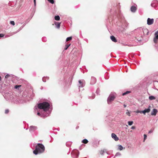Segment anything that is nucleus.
<instances>
[{
	"instance_id": "nucleus-1",
	"label": "nucleus",
	"mask_w": 158,
	"mask_h": 158,
	"mask_svg": "<svg viewBox=\"0 0 158 158\" xmlns=\"http://www.w3.org/2000/svg\"><path fill=\"white\" fill-rule=\"evenodd\" d=\"M49 103L47 102H44L39 104L38 105V108L40 109H43L44 112L43 114H40V112H38L37 115L43 118L48 116L50 113L49 112V113H47V111L49 109Z\"/></svg>"
},
{
	"instance_id": "nucleus-2",
	"label": "nucleus",
	"mask_w": 158,
	"mask_h": 158,
	"mask_svg": "<svg viewBox=\"0 0 158 158\" xmlns=\"http://www.w3.org/2000/svg\"><path fill=\"white\" fill-rule=\"evenodd\" d=\"M135 32L136 33V36L135 37L130 38V40H129V46H135L137 45H141L143 44V43H141L143 40L142 41H138L137 40L138 38H141L140 33H138L135 31Z\"/></svg>"
},
{
	"instance_id": "nucleus-3",
	"label": "nucleus",
	"mask_w": 158,
	"mask_h": 158,
	"mask_svg": "<svg viewBox=\"0 0 158 158\" xmlns=\"http://www.w3.org/2000/svg\"><path fill=\"white\" fill-rule=\"evenodd\" d=\"M135 31L138 33H140L141 38H138L137 40L142 41L144 35H148L149 33L148 30L146 28L143 29L142 28H138L135 30Z\"/></svg>"
},
{
	"instance_id": "nucleus-4",
	"label": "nucleus",
	"mask_w": 158,
	"mask_h": 158,
	"mask_svg": "<svg viewBox=\"0 0 158 158\" xmlns=\"http://www.w3.org/2000/svg\"><path fill=\"white\" fill-rule=\"evenodd\" d=\"M45 148L43 144L41 143H38L35 147V149L33 151V153L35 155L44 152Z\"/></svg>"
},
{
	"instance_id": "nucleus-5",
	"label": "nucleus",
	"mask_w": 158,
	"mask_h": 158,
	"mask_svg": "<svg viewBox=\"0 0 158 158\" xmlns=\"http://www.w3.org/2000/svg\"><path fill=\"white\" fill-rule=\"evenodd\" d=\"M115 93H111L108 98L107 102L108 104H110L115 98Z\"/></svg>"
},
{
	"instance_id": "nucleus-6",
	"label": "nucleus",
	"mask_w": 158,
	"mask_h": 158,
	"mask_svg": "<svg viewBox=\"0 0 158 158\" xmlns=\"http://www.w3.org/2000/svg\"><path fill=\"white\" fill-rule=\"evenodd\" d=\"M132 5L130 8V10L132 12L134 13L137 10V5L135 3H133Z\"/></svg>"
},
{
	"instance_id": "nucleus-7",
	"label": "nucleus",
	"mask_w": 158,
	"mask_h": 158,
	"mask_svg": "<svg viewBox=\"0 0 158 158\" xmlns=\"http://www.w3.org/2000/svg\"><path fill=\"white\" fill-rule=\"evenodd\" d=\"M79 84L78 85L79 89L80 87H83L85 85V82L84 80H80L79 81Z\"/></svg>"
},
{
	"instance_id": "nucleus-8",
	"label": "nucleus",
	"mask_w": 158,
	"mask_h": 158,
	"mask_svg": "<svg viewBox=\"0 0 158 158\" xmlns=\"http://www.w3.org/2000/svg\"><path fill=\"white\" fill-rule=\"evenodd\" d=\"M158 40V31L156 32L155 33V37L153 39L154 43H156Z\"/></svg>"
},
{
	"instance_id": "nucleus-9",
	"label": "nucleus",
	"mask_w": 158,
	"mask_h": 158,
	"mask_svg": "<svg viewBox=\"0 0 158 158\" xmlns=\"http://www.w3.org/2000/svg\"><path fill=\"white\" fill-rule=\"evenodd\" d=\"M147 23L148 25H151L153 23L154 20L153 19L148 18L147 19Z\"/></svg>"
},
{
	"instance_id": "nucleus-10",
	"label": "nucleus",
	"mask_w": 158,
	"mask_h": 158,
	"mask_svg": "<svg viewBox=\"0 0 158 158\" xmlns=\"http://www.w3.org/2000/svg\"><path fill=\"white\" fill-rule=\"evenodd\" d=\"M37 129V127L34 126H31L29 128V131L30 132H32L35 131Z\"/></svg>"
},
{
	"instance_id": "nucleus-11",
	"label": "nucleus",
	"mask_w": 158,
	"mask_h": 158,
	"mask_svg": "<svg viewBox=\"0 0 158 158\" xmlns=\"http://www.w3.org/2000/svg\"><path fill=\"white\" fill-rule=\"evenodd\" d=\"M96 82V79L94 77H92L91 78V81L90 84L91 85H93Z\"/></svg>"
},
{
	"instance_id": "nucleus-12",
	"label": "nucleus",
	"mask_w": 158,
	"mask_h": 158,
	"mask_svg": "<svg viewBox=\"0 0 158 158\" xmlns=\"http://www.w3.org/2000/svg\"><path fill=\"white\" fill-rule=\"evenodd\" d=\"M111 137L116 141H117L118 140V137H117V135L114 133H113L111 134Z\"/></svg>"
},
{
	"instance_id": "nucleus-13",
	"label": "nucleus",
	"mask_w": 158,
	"mask_h": 158,
	"mask_svg": "<svg viewBox=\"0 0 158 158\" xmlns=\"http://www.w3.org/2000/svg\"><path fill=\"white\" fill-rule=\"evenodd\" d=\"M150 107L149 106L148 108L146 109L143 111H142V113H143L144 114H145L146 113H148L149 112L150 110Z\"/></svg>"
},
{
	"instance_id": "nucleus-14",
	"label": "nucleus",
	"mask_w": 158,
	"mask_h": 158,
	"mask_svg": "<svg viewBox=\"0 0 158 158\" xmlns=\"http://www.w3.org/2000/svg\"><path fill=\"white\" fill-rule=\"evenodd\" d=\"M74 153L75 154L76 157L75 158L74 157L73 158H77V157H78V155H79L78 151L77 150H76V151H75L74 152H72L71 153V154H74Z\"/></svg>"
},
{
	"instance_id": "nucleus-15",
	"label": "nucleus",
	"mask_w": 158,
	"mask_h": 158,
	"mask_svg": "<svg viewBox=\"0 0 158 158\" xmlns=\"http://www.w3.org/2000/svg\"><path fill=\"white\" fill-rule=\"evenodd\" d=\"M157 112V110L156 109H154L151 112V114L152 115H156Z\"/></svg>"
},
{
	"instance_id": "nucleus-16",
	"label": "nucleus",
	"mask_w": 158,
	"mask_h": 158,
	"mask_svg": "<svg viewBox=\"0 0 158 158\" xmlns=\"http://www.w3.org/2000/svg\"><path fill=\"white\" fill-rule=\"evenodd\" d=\"M110 39L113 42H116L117 41V40L116 38L114 36H111L110 37Z\"/></svg>"
},
{
	"instance_id": "nucleus-17",
	"label": "nucleus",
	"mask_w": 158,
	"mask_h": 158,
	"mask_svg": "<svg viewBox=\"0 0 158 158\" xmlns=\"http://www.w3.org/2000/svg\"><path fill=\"white\" fill-rule=\"evenodd\" d=\"M55 25H56V28H59L60 26V23L56 22L55 23Z\"/></svg>"
},
{
	"instance_id": "nucleus-18",
	"label": "nucleus",
	"mask_w": 158,
	"mask_h": 158,
	"mask_svg": "<svg viewBox=\"0 0 158 158\" xmlns=\"http://www.w3.org/2000/svg\"><path fill=\"white\" fill-rule=\"evenodd\" d=\"M149 99L150 100H152L156 99V98L152 96H150L149 97Z\"/></svg>"
},
{
	"instance_id": "nucleus-19",
	"label": "nucleus",
	"mask_w": 158,
	"mask_h": 158,
	"mask_svg": "<svg viewBox=\"0 0 158 158\" xmlns=\"http://www.w3.org/2000/svg\"><path fill=\"white\" fill-rule=\"evenodd\" d=\"M88 140L86 139H84L82 140V142L84 143H88Z\"/></svg>"
},
{
	"instance_id": "nucleus-20",
	"label": "nucleus",
	"mask_w": 158,
	"mask_h": 158,
	"mask_svg": "<svg viewBox=\"0 0 158 158\" xmlns=\"http://www.w3.org/2000/svg\"><path fill=\"white\" fill-rule=\"evenodd\" d=\"M55 19L57 21H58L60 19V16L58 15L55 16Z\"/></svg>"
},
{
	"instance_id": "nucleus-21",
	"label": "nucleus",
	"mask_w": 158,
	"mask_h": 158,
	"mask_svg": "<svg viewBox=\"0 0 158 158\" xmlns=\"http://www.w3.org/2000/svg\"><path fill=\"white\" fill-rule=\"evenodd\" d=\"M123 147L121 145H118V150H122L123 149Z\"/></svg>"
},
{
	"instance_id": "nucleus-22",
	"label": "nucleus",
	"mask_w": 158,
	"mask_h": 158,
	"mask_svg": "<svg viewBox=\"0 0 158 158\" xmlns=\"http://www.w3.org/2000/svg\"><path fill=\"white\" fill-rule=\"evenodd\" d=\"M70 45V44H66L65 45V48H64V49L65 50H67Z\"/></svg>"
},
{
	"instance_id": "nucleus-23",
	"label": "nucleus",
	"mask_w": 158,
	"mask_h": 158,
	"mask_svg": "<svg viewBox=\"0 0 158 158\" xmlns=\"http://www.w3.org/2000/svg\"><path fill=\"white\" fill-rule=\"evenodd\" d=\"M72 37H68L67 38V39H66V41H68L69 40H72Z\"/></svg>"
},
{
	"instance_id": "nucleus-24",
	"label": "nucleus",
	"mask_w": 158,
	"mask_h": 158,
	"mask_svg": "<svg viewBox=\"0 0 158 158\" xmlns=\"http://www.w3.org/2000/svg\"><path fill=\"white\" fill-rule=\"evenodd\" d=\"M21 86V85H16L15 87V88L17 89H19V88Z\"/></svg>"
},
{
	"instance_id": "nucleus-25",
	"label": "nucleus",
	"mask_w": 158,
	"mask_h": 158,
	"mask_svg": "<svg viewBox=\"0 0 158 158\" xmlns=\"http://www.w3.org/2000/svg\"><path fill=\"white\" fill-rule=\"evenodd\" d=\"M121 155V154L119 152L117 153L114 156V158H115V157L118 156H120Z\"/></svg>"
},
{
	"instance_id": "nucleus-26",
	"label": "nucleus",
	"mask_w": 158,
	"mask_h": 158,
	"mask_svg": "<svg viewBox=\"0 0 158 158\" xmlns=\"http://www.w3.org/2000/svg\"><path fill=\"white\" fill-rule=\"evenodd\" d=\"M71 143L70 142H67L66 143V145L68 147H69V146L71 144Z\"/></svg>"
},
{
	"instance_id": "nucleus-27",
	"label": "nucleus",
	"mask_w": 158,
	"mask_h": 158,
	"mask_svg": "<svg viewBox=\"0 0 158 158\" xmlns=\"http://www.w3.org/2000/svg\"><path fill=\"white\" fill-rule=\"evenodd\" d=\"M144 139H143V142H144L145 140L146 139L147 137V136L146 134H144Z\"/></svg>"
},
{
	"instance_id": "nucleus-28",
	"label": "nucleus",
	"mask_w": 158,
	"mask_h": 158,
	"mask_svg": "<svg viewBox=\"0 0 158 158\" xmlns=\"http://www.w3.org/2000/svg\"><path fill=\"white\" fill-rule=\"evenodd\" d=\"M48 1L52 4L54 3V1L53 0H48Z\"/></svg>"
},
{
	"instance_id": "nucleus-29",
	"label": "nucleus",
	"mask_w": 158,
	"mask_h": 158,
	"mask_svg": "<svg viewBox=\"0 0 158 158\" xmlns=\"http://www.w3.org/2000/svg\"><path fill=\"white\" fill-rule=\"evenodd\" d=\"M10 23L13 26L15 25V22L13 21H10Z\"/></svg>"
},
{
	"instance_id": "nucleus-30",
	"label": "nucleus",
	"mask_w": 158,
	"mask_h": 158,
	"mask_svg": "<svg viewBox=\"0 0 158 158\" xmlns=\"http://www.w3.org/2000/svg\"><path fill=\"white\" fill-rule=\"evenodd\" d=\"M42 40L44 41H46L47 40L46 38L45 37H44L42 38Z\"/></svg>"
},
{
	"instance_id": "nucleus-31",
	"label": "nucleus",
	"mask_w": 158,
	"mask_h": 158,
	"mask_svg": "<svg viewBox=\"0 0 158 158\" xmlns=\"http://www.w3.org/2000/svg\"><path fill=\"white\" fill-rule=\"evenodd\" d=\"M128 94V91H127L126 92L123 93L122 94L124 96L126 94Z\"/></svg>"
},
{
	"instance_id": "nucleus-32",
	"label": "nucleus",
	"mask_w": 158,
	"mask_h": 158,
	"mask_svg": "<svg viewBox=\"0 0 158 158\" xmlns=\"http://www.w3.org/2000/svg\"><path fill=\"white\" fill-rule=\"evenodd\" d=\"M133 123V122L132 121H129V125H131Z\"/></svg>"
},
{
	"instance_id": "nucleus-33",
	"label": "nucleus",
	"mask_w": 158,
	"mask_h": 158,
	"mask_svg": "<svg viewBox=\"0 0 158 158\" xmlns=\"http://www.w3.org/2000/svg\"><path fill=\"white\" fill-rule=\"evenodd\" d=\"M10 76V75L8 74H7V75H6L5 77V78H7L8 77H9Z\"/></svg>"
},
{
	"instance_id": "nucleus-34",
	"label": "nucleus",
	"mask_w": 158,
	"mask_h": 158,
	"mask_svg": "<svg viewBox=\"0 0 158 158\" xmlns=\"http://www.w3.org/2000/svg\"><path fill=\"white\" fill-rule=\"evenodd\" d=\"M9 112V110L8 109H6L5 111V113L6 114H7Z\"/></svg>"
},
{
	"instance_id": "nucleus-35",
	"label": "nucleus",
	"mask_w": 158,
	"mask_h": 158,
	"mask_svg": "<svg viewBox=\"0 0 158 158\" xmlns=\"http://www.w3.org/2000/svg\"><path fill=\"white\" fill-rule=\"evenodd\" d=\"M4 36V35L3 34H0V37H3Z\"/></svg>"
},
{
	"instance_id": "nucleus-36",
	"label": "nucleus",
	"mask_w": 158,
	"mask_h": 158,
	"mask_svg": "<svg viewBox=\"0 0 158 158\" xmlns=\"http://www.w3.org/2000/svg\"><path fill=\"white\" fill-rule=\"evenodd\" d=\"M45 78H46L45 77H43L42 78V80L44 82H45L46 81L45 80Z\"/></svg>"
},
{
	"instance_id": "nucleus-37",
	"label": "nucleus",
	"mask_w": 158,
	"mask_h": 158,
	"mask_svg": "<svg viewBox=\"0 0 158 158\" xmlns=\"http://www.w3.org/2000/svg\"><path fill=\"white\" fill-rule=\"evenodd\" d=\"M136 112L137 113H142V111H139V110H137L136 111Z\"/></svg>"
},
{
	"instance_id": "nucleus-38",
	"label": "nucleus",
	"mask_w": 158,
	"mask_h": 158,
	"mask_svg": "<svg viewBox=\"0 0 158 158\" xmlns=\"http://www.w3.org/2000/svg\"><path fill=\"white\" fill-rule=\"evenodd\" d=\"M135 126H132V127H131V129H135Z\"/></svg>"
},
{
	"instance_id": "nucleus-39",
	"label": "nucleus",
	"mask_w": 158,
	"mask_h": 158,
	"mask_svg": "<svg viewBox=\"0 0 158 158\" xmlns=\"http://www.w3.org/2000/svg\"><path fill=\"white\" fill-rule=\"evenodd\" d=\"M35 6L36 5V0H33Z\"/></svg>"
},
{
	"instance_id": "nucleus-40",
	"label": "nucleus",
	"mask_w": 158,
	"mask_h": 158,
	"mask_svg": "<svg viewBox=\"0 0 158 158\" xmlns=\"http://www.w3.org/2000/svg\"><path fill=\"white\" fill-rule=\"evenodd\" d=\"M127 67V66H125V68H126V72H127V71H128V69H127V68H126Z\"/></svg>"
},
{
	"instance_id": "nucleus-41",
	"label": "nucleus",
	"mask_w": 158,
	"mask_h": 158,
	"mask_svg": "<svg viewBox=\"0 0 158 158\" xmlns=\"http://www.w3.org/2000/svg\"><path fill=\"white\" fill-rule=\"evenodd\" d=\"M152 131H150L149 132H148V133H152Z\"/></svg>"
},
{
	"instance_id": "nucleus-42",
	"label": "nucleus",
	"mask_w": 158,
	"mask_h": 158,
	"mask_svg": "<svg viewBox=\"0 0 158 158\" xmlns=\"http://www.w3.org/2000/svg\"><path fill=\"white\" fill-rule=\"evenodd\" d=\"M103 152H104L103 151H101V153L102 154Z\"/></svg>"
},
{
	"instance_id": "nucleus-43",
	"label": "nucleus",
	"mask_w": 158,
	"mask_h": 158,
	"mask_svg": "<svg viewBox=\"0 0 158 158\" xmlns=\"http://www.w3.org/2000/svg\"><path fill=\"white\" fill-rule=\"evenodd\" d=\"M94 98V95L93 96V98H91V99Z\"/></svg>"
},
{
	"instance_id": "nucleus-44",
	"label": "nucleus",
	"mask_w": 158,
	"mask_h": 158,
	"mask_svg": "<svg viewBox=\"0 0 158 158\" xmlns=\"http://www.w3.org/2000/svg\"><path fill=\"white\" fill-rule=\"evenodd\" d=\"M123 106H124V107H126V105H125V104Z\"/></svg>"
},
{
	"instance_id": "nucleus-45",
	"label": "nucleus",
	"mask_w": 158,
	"mask_h": 158,
	"mask_svg": "<svg viewBox=\"0 0 158 158\" xmlns=\"http://www.w3.org/2000/svg\"><path fill=\"white\" fill-rule=\"evenodd\" d=\"M1 79H2V78H1V77L0 76V81H1Z\"/></svg>"
},
{
	"instance_id": "nucleus-46",
	"label": "nucleus",
	"mask_w": 158,
	"mask_h": 158,
	"mask_svg": "<svg viewBox=\"0 0 158 158\" xmlns=\"http://www.w3.org/2000/svg\"><path fill=\"white\" fill-rule=\"evenodd\" d=\"M126 114H127V115H128V112H126Z\"/></svg>"
},
{
	"instance_id": "nucleus-47",
	"label": "nucleus",
	"mask_w": 158,
	"mask_h": 158,
	"mask_svg": "<svg viewBox=\"0 0 158 158\" xmlns=\"http://www.w3.org/2000/svg\"><path fill=\"white\" fill-rule=\"evenodd\" d=\"M151 6H153V3H152L151 4Z\"/></svg>"
},
{
	"instance_id": "nucleus-48",
	"label": "nucleus",
	"mask_w": 158,
	"mask_h": 158,
	"mask_svg": "<svg viewBox=\"0 0 158 158\" xmlns=\"http://www.w3.org/2000/svg\"><path fill=\"white\" fill-rule=\"evenodd\" d=\"M46 78L48 79V80L49 79V78L48 77H46Z\"/></svg>"
},
{
	"instance_id": "nucleus-49",
	"label": "nucleus",
	"mask_w": 158,
	"mask_h": 158,
	"mask_svg": "<svg viewBox=\"0 0 158 158\" xmlns=\"http://www.w3.org/2000/svg\"><path fill=\"white\" fill-rule=\"evenodd\" d=\"M129 94L130 93H131V92H130V91H129Z\"/></svg>"
},
{
	"instance_id": "nucleus-50",
	"label": "nucleus",
	"mask_w": 158,
	"mask_h": 158,
	"mask_svg": "<svg viewBox=\"0 0 158 158\" xmlns=\"http://www.w3.org/2000/svg\"><path fill=\"white\" fill-rule=\"evenodd\" d=\"M72 154V156H73V154Z\"/></svg>"
}]
</instances>
